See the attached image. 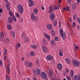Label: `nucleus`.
Instances as JSON below:
<instances>
[{"mask_svg":"<svg viewBox=\"0 0 80 80\" xmlns=\"http://www.w3.org/2000/svg\"><path fill=\"white\" fill-rule=\"evenodd\" d=\"M46 59L48 60H51L52 59H53V57L51 55H48L46 57Z\"/></svg>","mask_w":80,"mask_h":80,"instance_id":"obj_7","label":"nucleus"},{"mask_svg":"<svg viewBox=\"0 0 80 80\" xmlns=\"http://www.w3.org/2000/svg\"><path fill=\"white\" fill-rule=\"evenodd\" d=\"M7 28H8V30H11V29H12V26L10 24H8L7 25Z\"/></svg>","mask_w":80,"mask_h":80,"instance_id":"obj_19","label":"nucleus"},{"mask_svg":"<svg viewBox=\"0 0 80 80\" xmlns=\"http://www.w3.org/2000/svg\"><path fill=\"white\" fill-rule=\"evenodd\" d=\"M22 37L23 38H25V33H23L22 35Z\"/></svg>","mask_w":80,"mask_h":80,"instance_id":"obj_36","label":"nucleus"},{"mask_svg":"<svg viewBox=\"0 0 80 80\" xmlns=\"http://www.w3.org/2000/svg\"><path fill=\"white\" fill-rule=\"evenodd\" d=\"M30 55H31V56H35V54H33V52H31V53H30Z\"/></svg>","mask_w":80,"mask_h":80,"instance_id":"obj_40","label":"nucleus"},{"mask_svg":"<svg viewBox=\"0 0 80 80\" xmlns=\"http://www.w3.org/2000/svg\"><path fill=\"white\" fill-rule=\"evenodd\" d=\"M31 17L32 20H34L35 22H37V21H38V17L35 16H34L33 13L31 14Z\"/></svg>","mask_w":80,"mask_h":80,"instance_id":"obj_5","label":"nucleus"},{"mask_svg":"<svg viewBox=\"0 0 80 80\" xmlns=\"http://www.w3.org/2000/svg\"><path fill=\"white\" fill-rule=\"evenodd\" d=\"M24 41L26 42H29V38L28 37H27L26 38L24 39Z\"/></svg>","mask_w":80,"mask_h":80,"instance_id":"obj_27","label":"nucleus"},{"mask_svg":"<svg viewBox=\"0 0 80 80\" xmlns=\"http://www.w3.org/2000/svg\"><path fill=\"white\" fill-rule=\"evenodd\" d=\"M0 37H2V38H3L4 37V35L3 34V32H1V36Z\"/></svg>","mask_w":80,"mask_h":80,"instance_id":"obj_34","label":"nucleus"},{"mask_svg":"<svg viewBox=\"0 0 80 80\" xmlns=\"http://www.w3.org/2000/svg\"><path fill=\"white\" fill-rule=\"evenodd\" d=\"M5 52L4 53V55H7V49H4Z\"/></svg>","mask_w":80,"mask_h":80,"instance_id":"obj_38","label":"nucleus"},{"mask_svg":"<svg viewBox=\"0 0 80 80\" xmlns=\"http://www.w3.org/2000/svg\"><path fill=\"white\" fill-rule=\"evenodd\" d=\"M51 43L52 45L55 44V41L54 40H51Z\"/></svg>","mask_w":80,"mask_h":80,"instance_id":"obj_35","label":"nucleus"},{"mask_svg":"<svg viewBox=\"0 0 80 80\" xmlns=\"http://www.w3.org/2000/svg\"><path fill=\"white\" fill-rule=\"evenodd\" d=\"M0 65H3L2 64V60H0Z\"/></svg>","mask_w":80,"mask_h":80,"instance_id":"obj_55","label":"nucleus"},{"mask_svg":"<svg viewBox=\"0 0 80 80\" xmlns=\"http://www.w3.org/2000/svg\"><path fill=\"white\" fill-rule=\"evenodd\" d=\"M24 64L25 65V66H26V65H28V62H27V61H26L25 62V63Z\"/></svg>","mask_w":80,"mask_h":80,"instance_id":"obj_49","label":"nucleus"},{"mask_svg":"<svg viewBox=\"0 0 80 80\" xmlns=\"http://www.w3.org/2000/svg\"><path fill=\"white\" fill-rule=\"evenodd\" d=\"M74 47H75V48H74L75 50H78V46H77V45H76V44H74Z\"/></svg>","mask_w":80,"mask_h":80,"instance_id":"obj_24","label":"nucleus"},{"mask_svg":"<svg viewBox=\"0 0 80 80\" xmlns=\"http://www.w3.org/2000/svg\"><path fill=\"white\" fill-rule=\"evenodd\" d=\"M37 45H31V47L32 48H34V49H36V48H37Z\"/></svg>","mask_w":80,"mask_h":80,"instance_id":"obj_28","label":"nucleus"},{"mask_svg":"<svg viewBox=\"0 0 80 80\" xmlns=\"http://www.w3.org/2000/svg\"><path fill=\"white\" fill-rule=\"evenodd\" d=\"M69 21H70V22H72V20H71V18H69Z\"/></svg>","mask_w":80,"mask_h":80,"instance_id":"obj_64","label":"nucleus"},{"mask_svg":"<svg viewBox=\"0 0 80 80\" xmlns=\"http://www.w3.org/2000/svg\"><path fill=\"white\" fill-rule=\"evenodd\" d=\"M79 27H80V26H79V25H78L77 26V28L78 30H79L80 28Z\"/></svg>","mask_w":80,"mask_h":80,"instance_id":"obj_54","label":"nucleus"},{"mask_svg":"<svg viewBox=\"0 0 80 80\" xmlns=\"http://www.w3.org/2000/svg\"><path fill=\"white\" fill-rule=\"evenodd\" d=\"M9 15L10 16H13V12H12Z\"/></svg>","mask_w":80,"mask_h":80,"instance_id":"obj_60","label":"nucleus"},{"mask_svg":"<svg viewBox=\"0 0 80 80\" xmlns=\"http://www.w3.org/2000/svg\"><path fill=\"white\" fill-rule=\"evenodd\" d=\"M63 31L62 30H61L60 31V34L61 37H62V39L63 40H65L66 38V34L65 32H63Z\"/></svg>","mask_w":80,"mask_h":80,"instance_id":"obj_2","label":"nucleus"},{"mask_svg":"<svg viewBox=\"0 0 80 80\" xmlns=\"http://www.w3.org/2000/svg\"><path fill=\"white\" fill-rule=\"evenodd\" d=\"M42 49L43 50V52H44V53H47V52H48V49H47V48L45 47L44 46H42Z\"/></svg>","mask_w":80,"mask_h":80,"instance_id":"obj_8","label":"nucleus"},{"mask_svg":"<svg viewBox=\"0 0 80 80\" xmlns=\"http://www.w3.org/2000/svg\"><path fill=\"white\" fill-rule=\"evenodd\" d=\"M65 60L66 62H67L68 63V64H69V65H70V64H71V63H70V61H69V59L68 58H65Z\"/></svg>","mask_w":80,"mask_h":80,"instance_id":"obj_20","label":"nucleus"},{"mask_svg":"<svg viewBox=\"0 0 80 80\" xmlns=\"http://www.w3.org/2000/svg\"><path fill=\"white\" fill-rule=\"evenodd\" d=\"M33 5H34V3L33 2V1L29 2V7H32V6H33Z\"/></svg>","mask_w":80,"mask_h":80,"instance_id":"obj_15","label":"nucleus"},{"mask_svg":"<svg viewBox=\"0 0 80 80\" xmlns=\"http://www.w3.org/2000/svg\"><path fill=\"white\" fill-rule=\"evenodd\" d=\"M36 72L38 73V75H40V69L38 68H36Z\"/></svg>","mask_w":80,"mask_h":80,"instance_id":"obj_13","label":"nucleus"},{"mask_svg":"<svg viewBox=\"0 0 80 80\" xmlns=\"http://www.w3.org/2000/svg\"><path fill=\"white\" fill-rule=\"evenodd\" d=\"M74 72L73 71V70H71L70 72V75L71 77H73V73H74Z\"/></svg>","mask_w":80,"mask_h":80,"instance_id":"obj_22","label":"nucleus"},{"mask_svg":"<svg viewBox=\"0 0 80 80\" xmlns=\"http://www.w3.org/2000/svg\"><path fill=\"white\" fill-rule=\"evenodd\" d=\"M3 38H2L1 37H0V40L2 42H3Z\"/></svg>","mask_w":80,"mask_h":80,"instance_id":"obj_50","label":"nucleus"},{"mask_svg":"<svg viewBox=\"0 0 80 80\" xmlns=\"http://www.w3.org/2000/svg\"><path fill=\"white\" fill-rule=\"evenodd\" d=\"M72 65L75 67H79L80 66V62L78 61L73 59L72 60Z\"/></svg>","mask_w":80,"mask_h":80,"instance_id":"obj_1","label":"nucleus"},{"mask_svg":"<svg viewBox=\"0 0 80 80\" xmlns=\"http://www.w3.org/2000/svg\"><path fill=\"white\" fill-rule=\"evenodd\" d=\"M73 78H74L73 80H76L78 79V76H77V75H76L73 77Z\"/></svg>","mask_w":80,"mask_h":80,"instance_id":"obj_33","label":"nucleus"},{"mask_svg":"<svg viewBox=\"0 0 80 80\" xmlns=\"http://www.w3.org/2000/svg\"><path fill=\"white\" fill-rule=\"evenodd\" d=\"M21 45L20 44V43H18V47H20Z\"/></svg>","mask_w":80,"mask_h":80,"instance_id":"obj_56","label":"nucleus"},{"mask_svg":"<svg viewBox=\"0 0 80 80\" xmlns=\"http://www.w3.org/2000/svg\"><path fill=\"white\" fill-rule=\"evenodd\" d=\"M58 38H59L58 37H56V38H54L55 41H58Z\"/></svg>","mask_w":80,"mask_h":80,"instance_id":"obj_41","label":"nucleus"},{"mask_svg":"<svg viewBox=\"0 0 80 80\" xmlns=\"http://www.w3.org/2000/svg\"><path fill=\"white\" fill-rule=\"evenodd\" d=\"M77 1L78 3H80V0H77Z\"/></svg>","mask_w":80,"mask_h":80,"instance_id":"obj_59","label":"nucleus"},{"mask_svg":"<svg viewBox=\"0 0 80 80\" xmlns=\"http://www.w3.org/2000/svg\"><path fill=\"white\" fill-rule=\"evenodd\" d=\"M36 62V65L38 64V63H39V61H38V60L37 59Z\"/></svg>","mask_w":80,"mask_h":80,"instance_id":"obj_51","label":"nucleus"},{"mask_svg":"<svg viewBox=\"0 0 80 80\" xmlns=\"http://www.w3.org/2000/svg\"><path fill=\"white\" fill-rule=\"evenodd\" d=\"M20 21L21 22H23V19H22L20 20Z\"/></svg>","mask_w":80,"mask_h":80,"instance_id":"obj_63","label":"nucleus"},{"mask_svg":"<svg viewBox=\"0 0 80 80\" xmlns=\"http://www.w3.org/2000/svg\"><path fill=\"white\" fill-rule=\"evenodd\" d=\"M55 31L54 30H52L51 31V33L52 34V35L54 37H55Z\"/></svg>","mask_w":80,"mask_h":80,"instance_id":"obj_31","label":"nucleus"},{"mask_svg":"<svg viewBox=\"0 0 80 80\" xmlns=\"http://www.w3.org/2000/svg\"><path fill=\"white\" fill-rule=\"evenodd\" d=\"M15 15L16 17H19V16H20V15L18 13H17L15 14Z\"/></svg>","mask_w":80,"mask_h":80,"instance_id":"obj_44","label":"nucleus"},{"mask_svg":"<svg viewBox=\"0 0 80 80\" xmlns=\"http://www.w3.org/2000/svg\"><path fill=\"white\" fill-rule=\"evenodd\" d=\"M7 70L8 71V73H10V68H9V64H8Z\"/></svg>","mask_w":80,"mask_h":80,"instance_id":"obj_18","label":"nucleus"},{"mask_svg":"<svg viewBox=\"0 0 80 80\" xmlns=\"http://www.w3.org/2000/svg\"><path fill=\"white\" fill-rule=\"evenodd\" d=\"M49 74L50 77H52L53 75V72L52 69H50L49 71Z\"/></svg>","mask_w":80,"mask_h":80,"instance_id":"obj_14","label":"nucleus"},{"mask_svg":"<svg viewBox=\"0 0 80 80\" xmlns=\"http://www.w3.org/2000/svg\"><path fill=\"white\" fill-rule=\"evenodd\" d=\"M28 66L29 67H31L32 66V63L29 62L28 63Z\"/></svg>","mask_w":80,"mask_h":80,"instance_id":"obj_43","label":"nucleus"},{"mask_svg":"<svg viewBox=\"0 0 80 80\" xmlns=\"http://www.w3.org/2000/svg\"><path fill=\"white\" fill-rule=\"evenodd\" d=\"M6 40L7 43H8V42H9L10 41V39H9L8 38H6Z\"/></svg>","mask_w":80,"mask_h":80,"instance_id":"obj_46","label":"nucleus"},{"mask_svg":"<svg viewBox=\"0 0 80 80\" xmlns=\"http://www.w3.org/2000/svg\"><path fill=\"white\" fill-rule=\"evenodd\" d=\"M66 72L67 73H68V72H69V70H68V69H67L66 70Z\"/></svg>","mask_w":80,"mask_h":80,"instance_id":"obj_52","label":"nucleus"},{"mask_svg":"<svg viewBox=\"0 0 80 80\" xmlns=\"http://www.w3.org/2000/svg\"><path fill=\"white\" fill-rule=\"evenodd\" d=\"M33 12L35 13V14H37L38 13V9L37 8H35L33 9Z\"/></svg>","mask_w":80,"mask_h":80,"instance_id":"obj_25","label":"nucleus"},{"mask_svg":"<svg viewBox=\"0 0 80 80\" xmlns=\"http://www.w3.org/2000/svg\"><path fill=\"white\" fill-rule=\"evenodd\" d=\"M2 11L3 10H2V9H0V13H2Z\"/></svg>","mask_w":80,"mask_h":80,"instance_id":"obj_58","label":"nucleus"},{"mask_svg":"<svg viewBox=\"0 0 80 80\" xmlns=\"http://www.w3.org/2000/svg\"><path fill=\"white\" fill-rule=\"evenodd\" d=\"M66 78L68 80H71V78L70 76H66Z\"/></svg>","mask_w":80,"mask_h":80,"instance_id":"obj_37","label":"nucleus"},{"mask_svg":"<svg viewBox=\"0 0 80 80\" xmlns=\"http://www.w3.org/2000/svg\"><path fill=\"white\" fill-rule=\"evenodd\" d=\"M67 10V11H70V8H69L68 6H67L66 7V8Z\"/></svg>","mask_w":80,"mask_h":80,"instance_id":"obj_42","label":"nucleus"},{"mask_svg":"<svg viewBox=\"0 0 80 80\" xmlns=\"http://www.w3.org/2000/svg\"><path fill=\"white\" fill-rule=\"evenodd\" d=\"M42 43L44 45H47V42L46 39L43 40L42 41Z\"/></svg>","mask_w":80,"mask_h":80,"instance_id":"obj_17","label":"nucleus"},{"mask_svg":"<svg viewBox=\"0 0 80 80\" xmlns=\"http://www.w3.org/2000/svg\"><path fill=\"white\" fill-rule=\"evenodd\" d=\"M72 25H73L72 26L73 27H75V26L76 25L75 24V22H74L73 23Z\"/></svg>","mask_w":80,"mask_h":80,"instance_id":"obj_48","label":"nucleus"},{"mask_svg":"<svg viewBox=\"0 0 80 80\" xmlns=\"http://www.w3.org/2000/svg\"><path fill=\"white\" fill-rule=\"evenodd\" d=\"M41 77L42 79H44V80H48L47 78V74H46V73L44 72H42L41 74Z\"/></svg>","mask_w":80,"mask_h":80,"instance_id":"obj_3","label":"nucleus"},{"mask_svg":"<svg viewBox=\"0 0 80 80\" xmlns=\"http://www.w3.org/2000/svg\"><path fill=\"white\" fill-rule=\"evenodd\" d=\"M12 20L15 22L16 21H17V19H16V17H15V16L14 15H13L12 16Z\"/></svg>","mask_w":80,"mask_h":80,"instance_id":"obj_23","label":"nucleus"},{"mask_svg":"<svg viewBox=\"0 0 80 80\" xmlns=\"http://www.w3.org/2000/svg\"><path fill=\"white\" fill-rule=\"evenodd\" d=\"M53 25L55 26H56L57 24V21L55 20L53 22Z\"/></svg>","mask_w":80,"mask_h":80,"instance_id":"obj_26","label":"nucleus"},{"mask_svg":"<svg viewBox=\"0 0 80 80\" xmlns=\"http://www.w3.org/2000/svg\"><path fill=\"white\" fill-rule=\"evenodd\" d=\"M65 10H66V8L64 7L63 8V11H65Z\"/></svg>","mask_w":80,"mask_h":80,"instance_id":"obj_62","label":"nucleus"},{"mask_svg":"<svg viewBox=\"0 0 80 80\" xmlns=\"http://www.w3.org/2000/svg\"><path fill=\"white\" fill-rule=\"evenodd\" d=\"M18 9L20 12V13H22L23 12V7L20 4H19L18 6Z\"/></svg>","mask_w":80,"mask_h":80,"instance_id":"obj_4","label":"nucleus"},{"mask_svg":"<svg viewBox=\"0 0 80 80\" xmlns=\"http://www.w3.org/2000/svg\"><path fill=\"white\" fill-rule=\"evenodd\" d=\"M60 23H61V22H60L59 23V27H61V24H60Z\"/></svg>","mask_w":80,"mask_h":80,"instance_id":"obj_61","label":"nucleus"},{"mask_svg":"<svg viewBox=\"0 0 80 80\" xmlns=\"http://www.w3.org/2000/svg\"><path fill=\"white\" fill-rule=\"evenodd\" d=\"M44 36H45V37L48 38V39H49L50 38V36L49 35H48L46 33H44Z\"/></svg>","mask_w":80,"mask_h":80,"instance_id":"obj_16","label":"nucleus"},{"mask_svg":"<svg viewBox=\"0 0 80 80\" xmlns=\"http://www.w3.org/2000/svg\"><path fill=\"white\" fill-rule=\"evenodd\" d=\"M76 8H77V5L75 4H73L72 7V10H75V9H76Z\"/></svg>","mask_w":80,"mask_h":80,"instance_id":"obj_21","label":"nucleus"},{"mask_svg":"<svg viewBox=\"0 0 80 80\" xmlns=\"http://www.w3.org/2000/svg\"><path fill=\"white\" fill-rule=\"evenodd\" d=\"M9 5H10L9 4H8V3L6 4V7H7V8H8Z\"/></svg>","mask_w":80,"mask_h":80,"instance_id":"obj_45","label":"nucleus"},{"mask_svg":"<svg viewBox=\"0 0 80 80\" xmlns=\"http://www.w3.org/2000/svg\"><path fill=\"white\" fill-rule=\"evenodd\" d=\"M73 0H68V3L69 4H70V2H71V1H73Z\"/></svg>","mask_w":80,"mask_h":80,"instance_id":"obj_53","label":"nucleus"},{"mask_svg":"<svg viewBox=\"0 0 80 80\" xmlns=\"http://www.w3.org/2000/svg\"><path fill=\"white\" fill-rule=\"evenodd\" d=\"M18 49V46H17V45H16V50H17Z\"/></svg>","mask_w":80,"mask_h":80,"instance_id":"obj_57","label":"nucleus"},{"mask_svg":"<svg viewBox=\"0 0 80 80\" xmlns=\"http://www.w3.org/2000/svg\"><path fill=\"white\" fill-rule=\"evenodd\" d=\"M10 34L12 36V37H15V32H10Z\"/></svg>","mask_w":80,"mask_h":80,"instance_id":"obj_29","label":"nucleus"},{"mask_svg":"<svg viewBox=\"0 0 80 80\" xmlns=\"http://www.w3.org/2000/svg\"><path fill=\"white\" fill-rule=\"evenodd\" d=\"M8 23H11L12 22V18L10 17L8 18Z\"/></svg>","mask_w":80,"mask_h":80,"instance_id":"obj_9","label":"nucleus"},{"mask_svg":"<svg viewBox=\"0 0 80 80\" xmlns=\"http://www.w3.org/2000/svg\"><path fill=\"white\" fill-rule=\"evenodd\" d=\"M54 9L55 10H58L60 8V7L59 6H57L56 7H54Z\"/></svg>","mask_w":80,"mask_h":80,"instance_id":"obj_32","label":"nucleus"},{"mask_svg":"<svg viewBox=\"0 0 80 80\" xmlns=\"http://www.w3.org/2000/svg\"><path fill=\"white\" fill-rule=\"evenodd\" d=\"M53 11V8H52V6H50L49 7V12L50 13H52Z\"/></svg>","mask_w":80,"mask_h":80,"instance_id":"obj_10","label":"nucleus"},{"mask_svg":"<svg viewBox=\"0 0 80 80\" xmlns=\"http://www.w3.org/2000/svg\"><path fill=\"white\" fill-rule=\"evenodd\" d=\"M77 17V16L76 15H74L73 16V20H76V18Z\"/></svg>","mask_w":80,"mask_h":80,"instance_id":"obj_39","label":"nucleus"},{"mask_svg":"<svg viewBox=\"0 0 80 80\" xmlns=\"http://www.w3.org/2000/svg\"><path fill=\"white\" fill-rule=\"evenodd\" d=\"M59 55L61 56V57H62V56H63V54L60 51L59 52Z\"/></svg>","mask_w":80,"mask_h":80,"instance_id":"obj_47","label":"nucleus"},{"mask_svg":"<svg viewBox=\"0 0 80 80\" xmlns=\"http://www.w3.org/2000/svg\"><path fill=\"white\" fill-rule=\"evenodd\" d=\"M6 80H10V77L8 75H6Z\"/></svg>","mask_w":80,"mask_h":80,"instance_id":"obj_30","label":"nucleus"},{"mask_svg":"<svg viewBox=\"0 0 80 80\" xmlns=\"http://www.w3.org/2000/svg\"><path fill=\"white\" fill-rule=\"evenodd\" d=\"M54 18L55 14L53 13L51 14L50 15V18H51L52 22H53V21Z\"/></svg>","mask_w":80,"mask_h":80,"instance_id":"obj_6","label":"nucleus"},{"mask_svg":"<svg viewBox=\"0 0 80 80\" xmlns=\"http://www.w3.org/2000/svg\"><path fill=\"white\" fill-rule=\"evenodd\" d=\"M57 67L58 69H59L60 70H62V64H58Z\"/></svg>","mask_w":80,"mask_h":80,"instance_id":"obj_12","label":"nucleus"},{"mask_svg":"<svg viewBox=\"0 0 80 80\" xmlns=\"http://www.w3.org/2000/svg\"><path fill=\"white\" fill-rule=\"evenodd\" d=\"M52 24H50L47 25V27L48 30H52Z\"/></svg>","mask_w":80,"mask_h":80,"instance_id":"obj_11","label":"nucleus"}]
</instances>
